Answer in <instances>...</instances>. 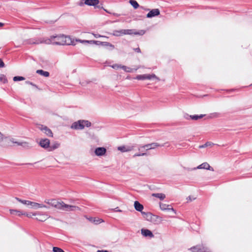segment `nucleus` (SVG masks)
<instances>
[{
    "label": "nucleus",
    "mask_w": 252,
    "mask_h": 252,
    "mask_svg": "<svg viewBox=\"0 0 252 252\" xmlns=\"http://www.w3.org/2000/svg\"><path fill=\"white\" fill-rule=\"evenodd\" d=\"M10 213L12 215H15L18 216L23 215V212L17 210H10Z\"/></svg>",
    "instance_id": "a878e982"
},
{
    "label": "nucleus",
    "mask_w": 252,
    "mask_h": 252,
    "mask_svg": "<svg viewBox=\"0 0 252 252\" xmlns=\"http://www.w3.org/2000/svg\"><path fill=\"white\" fill-rule=\"evenodd\" d=\"M145 9V10H146V11H148V10H149V9Z\"/></svg>",
    "instance_id": "13d9d810"
},
{
    "label": "nucleus",
    "mask_w": 252,
    "mask_h": 252,
    "mask_svg": "<svg viewBox=\"0 0 252 252\" xmlns=\"http://www.w3.org/2000/svg\"><path fill=\"white\" fill-rule=\"evenodd\" d=\"M145 31L143 30L136 32L134 29H122L120 30H114L112 34L115 36H121L126 34L143 35L145 33Z\"/></svg>",
    "instance_id": "f03ea898"
},
{
    "label": "nucleus",
    "mask_w": 252,
    "mask_h": 252,
    "mask_svg": "<svg viewBox=\"0 0 252 252\" xmlns=\"http://www.w3.org/2000/svg\"><path fill=\"white\" fill-rule=\"evenodd\" d=\"M36 73L38 74H40V75L45 76V77H49L50 75V73L49 72L44 71L42 69L37 70Z\"/></svg>",
    "instance_id": "b1692460"
},
{
    "label": "nucleus",
    "mask_w": 252,
    "mask_h": 252,
    "mask_svg": "<svg viewBox=\"0 0 252 252\" xmlns=\"http://www.w3.org/2000/svg\"><path fill=\"white\" fill-rule=\"evenodd\" d=\"M152 196L156 197L157 198H159L160 200H163L165 198V195L163 193H153Z\"/></svg>",
    "instance_id": "cd10ccee"
},
{
    "label": "nucleus",
    "mask_w": 252,
    "mask_h": 252,
    "mask_svg": "<svg viewBox=\"0 0 252 252\" xmlns=\"http://www.w3.org/2000/svg\"><path fill=\"white\" fill-rule=\"evenodd\" d=\"M252 84L250 85V86H252Z\"/></svg>",
    "instance_id": "680f3d73"
},
{
    "label": "nucleus",
    "mask_w": 252,
    "mask_h": 252,
    "mask_svg": "<svg viewBox=\"0 0 252 252\" xmlns=\"http://www.w3.org/2000/svg\"><path fill=\"white\" fill-rule=\"evenodd\" d=\"M20 146L26 149H29L32 147L30 144L26 142H23L22 143H20Z\"/></svg>",
    "instance_id": "c756f323"
},
{
    "label": "nucleus",
    "mask_w": 252,
    "mask_h": 252,
    "mask_svg": "<svg viewBox=\"0 0 252 252\" xmlns=\"http://www.w3.org/2000/svg\"><path fill=\"white\" fill-rule=\"evenodd\" d=\"M5 66V64L1 59L0 58V68L4 67Z\"/></svg>",
    "instance_id": "c03bdc74"
},
{
    "label": "nucleus",
    "mask_w": 252,
    "mask_h": 252,
    "mask_svg": "<svg viewBox=\"0 0 252 252\" xmlns=\"http://www.w3.org/2000/svg\"><path fill=\"white\" fill-rule=\"evenodd\" d=\"M135 147V146H123L118 147V150L121 151L122 152H129V151L133 150Z\"/></svg>",
    "instance_id": "f3484780"
},
{
    "label": "nucleus",
    "mask_w": 252,
    "mask_h": 252,
    "mask_svg": "<svg viewBox=\"0 0 252 252\" xmlns=\"http://www.w3.org/2000/svg\"><path fill=\"white\" fill-rule=\"evenodd\" d=\"M205 115L201 114L200 115H189L186 114L185 116V118L187 120L189 119V118L193 120H197L199 119L202 118Z\"/></svg>",
    "instance_id": "aec40b11"
},
{
    "label": "nucleus",
    "mask_w": 252,
    "mask_h": 252,
    "mask_svg": "<svg viewBox=\"0 0 252 252\" xmlns=\"http://www.w3.org/2000/svg\"><path fill=\"white\" fill-rule=\"evenodd\" d=\"M9 146H11L10 138L4 136L0 132V146L6 147Z\"/></svg>",
    "instance_id": "39448f33"
},
{
    "label": "nucleus",
    "mask_w": 252,
    "mask_h": 252,
    "mask_svg": "<svg viewBox=\"0 0 252 252\" xmlns=\"http://www.w3.org/2000/svg\"><path fill=\"white\" fill-rule=\"evenodd\" d=\"M106 152V148L104 147H98L95 149L94 153L97 156L104 155Z\"/></svg>",
    "instance_id": "2eb2a0df"
},
{
    "label": "nucleus",
    "mask_w": 252,
    "mask_h": 252,
    "mask_svg": "<svg viewBox=\"0 0 252 252\" xmlns=\"http://www.w3.org/2000/svg\"><path fill=\"white\" fill-rule=\"evenodd\" d=\"M160 14V11L158 9H153L147 14V18H150L157 16H158Z\"/></svg>",
    "instance_id": "ddd939ff"
},
{
    "label": "nucleus",
    "mask_w": 252,
    "mask_h": 252,
    "mask_svg": "<svg viewBox=\"0 0 252 252\" xmlns=\"http://www.w3.org/2000/svg\"><path fill=\"white\" fill-rule=\"evenodd\" d=\"M64 45H75V43L74 40L72 39L69 36H66L64 35Z\"/></svg>",
    "instance_id": "dca6fc26"
},
{
    "label": "nucleus",
    "mask_w": 252,
    "mask_h": 252,
    "mask_svg": "<svg viewBox=\"0 0 252 252\" xmlns=\"http://www.w3.org/2000/svg\"><path fill=\"white\" fill-rule=\"evenodd\" d=\"M133 50L137 53H141V50L139 47L134 48Z\"/></svg>",
    "instance_id": "09e8293b"
},
{
    "label": "nucleus",
    "mask_w": 252,
    "mask_h": 252,
    "mask_svg": "<svg viewBox=\"0 0 252 252\" xmlns=\"http://www.w3.org/2000/svg\"><path fill=\"white\" fill-rule=\"evenodd\" d=\"M101 44V45L109 48L110 50H112L115 48V46L114 45L112 44L111 43L108 42H99Z\"/></svg>",
    "instance_id": "5701e85b"
},
{
    "label": "nucleus",
    "mask_w": 252,
    "mask_h": 252,
    "mask_svg": "<svg viewBox=\"0 0 252 252\" xmlns=\"http://www.w3.org/2000/svg\"><path fill=\"white\" fill-rule=\"evenodd\" d=\"M99 42H102V41H95V40H92V43H94L96 45H100L101 44H100Z\"/></svg>",
    "instance_id": "de8ad7c7"
},
{
    "label": "nucleus",
    "mask_w": 252,
    "mask_h": 252,
    "mask_svg": "<svg viewBox=\"0 0 252 252\" xmlns=\"http://www.w3.org/2000/svg\"><path fill=\"white\" fill-rule=\"evenodd\" d=\"M195 199V198H191V197L190 196H188L187 198V199L188 201H191L194 200Z\"/></svg>",
    "instance_id": "8fccbe9b"
},
{
    "label": "nucleus",
    "mask_w": 252,
    "mask_h": 252,
    "mask_svg": "<svg viewBox=\"0 0 252 252\" xmlns=\"http://www.w3.org/2000/svg\"><path fill=\"white\" fill-rule=\"evenodd\" d=\"M10 140H11V143H16L18 145H20V143H22V142H19L14 141V139L13 138H10Z\"/></svg>",
    "instance_id": "37998d69"
},
{
    "label": "nucleus",
    "mask_w": 252,
    "mask_h": 252,
    "mask_svg": "<svg viewBox=\"0 0 252 252\" xmlns=\"http://www.w3.org/2000/svg\"><path fill=\"white\" fill-rule=\"evenodd\" d=\"M138 151L139 152L138 153L135 154L133 156V157H140V156H144L147 155V154L145 152V151H146L145 149H142V150H138Z\"/></svg>",
    "instance_id": "393cba45"
},
{
    "label": "nucleus",
    "mask_w": 252,
    "mask_h": 252,
    "mask_svg": "<svg viewBox=\"0 0 252 252\" xmlns=\"http://www.w3.org/2000/svg\"><path fill=\"white\" fill-rule=\"evenodd\" d=\"M0 81L3 82V83L7 82V79L6 76L4 74H0Z\"/></svg>",
    "instance_id": "f704fd0d"
},
{
    "label": "nucleus",
    "mask_w": 252,
    "mask_h": 252,
    "mask_svg": "<svg viewBox=\"0 0 252 252\" xmlns=\"http://www.w3.org/2000/svg\"><path fill=\"white\" fill-rule=\"evenodd\" d=\"M85 0H81L78 3V5L81 6H83L84 4H85V3H84Z\"/></svg>",
    "instance_id": "49530a36"
},
{
    "label": "nucleus",
    "mask_w": 252,
    "mask_h": 252,
    "mask_svg": "<svg viewBox=\"0 0 252 252\" xmlns=\"http://www.w3.org/2000/svg\"><path fill=\"white\" fill-rule=\"evenodd\" d=\"M13 80L15 82L25 80V78L23 76H16L13 77Z\"/></svg>",
    "instance_id": "2f4dec72"
},
{
    "label": "nucleus",
    "mask_w": 252,
    "mask_h": 252,
    "mask_svg": "<svg viewBox=\"0 0 252 252\" xmlns=\"http://www.w3.org/2000/svg\"><path fill=\"white\" fill-rule=\"evenodd\" d=\"M76 41H78L82 43H92V40H81V39H76Z\"/></svg>",
    "instance_id": "58836bf2"
},
{
    "label": "nucleus",
    "mask_w": 252,
    "mask_h": 252,
    "mask_svg": "<svg viewBox=\"0 0 252 252\" xmlns=\"http://www.w3.org/2000/svg\"><path fill=\"white\" fill-rule=\"evenodd\" d=\"M140 7H141V8H142V9H144V8H143V7L142 6H141Z\"/></svg>",
    "instance_id": "052dcab7"
},
{
    "label": "nucleus",
    "mask_w": 252,
    "mask_h": 252,
    "mask_svg": "<svg viewBox=\"0 0 252 252\" xmlns=\"http://www.w3.org/2000/svg\"><path fill=\"white\" fill-rule=\"evenodd\" d=\"M83 120H79L74 122L71 126V128L74 129H83L84 128Z\"/></svg>",
    "instance_id": "6e6552de"
},
{
    "label": "nucleus",
    "mask_w": 252,
    "mask_h": 252,
    "mask_svg": "<svg viewBox=\"0 0 252 252\" xmlns=\"http://www.w3.org/2000/svg\"><path fill=\"white\" fill-rule=\"evenodd\" d=\"M221 116V114L218 112H215L210 114L209 117L211 118H216Z\"/></svg>",
    "instance_id": "473e14b6"
},
{
    "label": "nucleus",
    "mask_w": 252,
    "mask_h": 252,
    "mask_svg": "<svg viewBox=\"0 0 252 252\" xmlns=\"http://www.w3.org/2000/svg\"><path fill=\"white\" fill-rule=\"evenodd\" d=\"M16 199L21 203L27 205H30L31 201L29 200H22L21 199H19V198H16Z\"/></svg>",
    "instance_id": "72a5a7b5"
},
{
    "label": "nucleus",
    "mask_w": 252,
    "mask_h": 252,
    "mask_svg": "<svg viewBox=\"0 0 252 252\" xmlns=\"http://www.w3.org/2000/svg\"><path fill=\"white\" fill-rule=\"evenodd\" d=\"M153 78H156L157 80H159V79L158 77H157L154 74L138 75L135 77V79L137 80H151Z\"/></svg>",
    "instance_id": "423d86ee"
},
{
    "label": "nucleus",
    "mask_w": 252,
    "mask_h": 252,
    "mask_svg": "<svg viewBox=\"0 0 252 252\" xmlns=\"http://www.w3.org/2000/svg\"><path fill=\"white\" fill-rule=\"evenodd\" d=\"M26 164H30V165H32V163H26Z\"/></svg>",
    "instance_id": "bf43d9fd"
},
{
    "label": "nucleus",
    "mask_w": 252,
    "mask_h": 252,
    "mask_svg": "<svg viewBox=\"0 0 252 252\" xmlns=\"http://www.w3.org/2000/svg\"><path fill=\"white\" fill-rule=\"evenodd\" d=\"M129 3L134 9H137L139 7V5L135 0H130Z\"/></svg>",
    "instance_id": "c85d7f7f"
},
{
    "label": "nucleus",
    "mask_w": 252,
    "mask_h": 252,
    "mask_svg": "<svg viewBox=\"0 0 252 252\" xmlns=\"http://www.w3.org/2000/svg\"><path fill=\"white\" fill-rule=\"evenodd\" d=\"M38 128L42 131L47 136L51 137L53 136L52 130L47 126L43 125H39Z\"/></svg>",
    "instance_id": "0eeeda50"
},
{
    "label": "nucleus",
    "mask_w": 252,
    "mask_h": 252,
    "mask_svg": "<svg viewBox=\"0 0 252 252\" xmlns=\"http://www.w3.org/2000/svg\"><path fill=\"white\" fill-rule=\"evenodd\" d=\"M143 217L146 218L147 220H152L154 218H158L156 215H154L150 212H143L141 213Z\"/></svg>",
    "instance_id": "a211bd4d"
},
{
    "label": "nucleus",
    "mask_w": 252,
    "mask_h": 252,
    "mask_svg": "<svg viewBox=\"0 0 252 252\" xmlns=\"http://www.w3.org/2000/svg\"><path fill=\"white\" fill-rule=\"evenodd\" d=\"M96 252H109L107 250H98Z\"/></svg>",
    "instance_id": "603ef678"
},
{
    "label": "nucleus",
    "mask_w": 252,
    "mask_h": 252,
    "mask_svg": "<svg viewBox=\"0 0 252 252\" xmlns=\"http://www.w3.org/2000/svg\"><path fill=\"white\" fill-rule=\"evenodd\" d=\"M30 205L32 206V208H34V209H37V205L38 203H36L34 202H32L31 201Z\"/></svg>",
    "instance_id": "4c0bfd02"
},
{
    "label": "nucleus",
    "mask_w": 252,
    "mask_h": 252,
    "mask_svg": "<svg viewBox=\"0 0 252 252\" xmlns=\"http://www.w3.org/2000/svg\"><path fill=\"white\" fill-rule=\"evenodd\" d=\"M197 168L198 169H205L211 171H214L213 167H211L207 162H204L201 164L199 165Z\"/></svg>",
    "instance_id": "412c9836"
},
{
    "label": "nucleus",
    "mask_w": 252,
    "mask_h": 252,
    "mask_svg": "<svg viewBox=\"0 0 252 252\" xmlns=\"http://www.w3.org/2000/svg\"><path fill=\"white\" fill-rule=\"evenodd\" d=\"M94 36L96 38H97V37H101V36L99 34H94Z\"/></svg>",
    "instance_id": "864d4df0"
},
{
    "label": "nucleus",
    "mask_w": 252,
    "mask_h": 252,
    "mask_svg": "<svg viewBox=\"0 0 252 252\" xmlns=\"http://www.w3.org/2000/svg\"><path fill=\"white\" fill-rule=\"evenodd\" d=\"M112 67L114 68H115L116 67H117L118 68L120 67V65H118V64H115V65H113Z\"/></svg>",
    "instance_id": "5fc2aeb1"
},
{
    "label": "nucleus",
    "mask_w": 252,
    "mask_h": 252,
    "mask_svg": "<svg viewBox=\"0 0 252 252\" xmlns=\"http://www.w3.org/2000/svg\"><path fill=\"white\" fill-rule=\"evenodd\" d=\"M134 207L135 209L138 211L140 212L141 213L142 212V210L144 208V207L143 205L140 204L138 201H135L134 203Z\"/></svg>",
    "instance_id": "4be33fe9"
},
{
    "label": "nucleus",
    "mask_w": 252,
    "mask_h": 252,
    "mask_svg": "<svg viewBox=\"0 0 252 252\" xmlns=\"http://www.w3.org/2000/svg\"><path fill=\"white\" fill-rule=\"evenodd\" d=\"M84 3H85L86 5L94 6L98 9L102 8L100 5H98L99 3V0H85Z\"/></svg>",
    "instance_id": "1a4fd4ad"
},
{
    "label": "nucleus",
    "mask_w": 252,
    "mask_h": 252,
    "mask_svg": "<svg viewBox=\"0 0 252 252\" xmlns=\"http://www.w3.org/2000/svg\"><path fill=\"white\" fill-rule=\"evenodd\" d=\"M120 68H122L124 71H125L126 72H131L132 71V69L130 67L121 65H120Z\"/></svg>",
    "instance_id": "7c9ffc66"
},
{
    "label": "nucleus",
    "mask_w": 252,
    "mask_h": 252,
    "mask_svg": "<svg viewBox=\"0 0 252 252\" xmlns=\"http://www.w3.org/2000/svg\"><path fill=\"white\" fill-rule=\"evenodd\" d=\"M164 146V144L160 145L158 143L154 142L144 145H139L138 146V150L145 149L146 151H148L149 150L154 149L158 147H163Z\"/></svg>",
    "instance_id": "7ed1b4c3"
},
{
    "label": "nucleus",
    "mask_w": 252,
    "mask_h": 252,
    "mask_svg": "<svg viewBox=\"0 0 252 252\" xmlns=\"http://www.w3.org/2000/svg\"><path fill=\"white\" fill-rule=\"evenodd\" d=\"M113 210L115 212H122V210L119 209L118 207H116V208L114 209Z\"/></svg>",
    "instance_id": "3c124183"
},
{
    "label": "nucleus",
    "mask_w": 252,
    "mask_h": 252,
    "mask_svg": "<svg viewBox=\"0 0 252 252\" xmlns=\"http://www.w3.org/2000/svg\"><path fill=\"white\" fill-rule=\"evenodd\" d=\"M50 144V141L47 138L41 139L39 142V145L42 148L47 150L48 151L49 148Z\"/></svg>",
    "instance_id": "9d476101"
},
{
    "label": "nucleus",
    "mask_w": 252,
    "mask_h": 252,
    "mask_svg": "<svg viewBox=\"0 0 252 252\" xmlns=\"http://www.w3.org/2000/svg\"><path fill=\"white\" fill-rule=\"evenodd\" d=\"M83 120V123L84 124V126H86L88 127H90L91 126V123L88 120Z\"/></svg>",
    "instance_id": "c9c22d12"
},
{
    "label": "nucleus",
    "mask_w": 252,
    "mask_h": 252,
    "mask_svg": "<svg viewBox=\"0 0 252 252\" xmlns=\"http://www.w3.org/2000/svg\"><path fill=\"white\" fill-rule=\"evenodd\" d=\"M76 210H80V209L79 207L74 206V205H70L64 203V211H75Z\"/></svg>",
    "instance_id": "f8f14e48"
},
{
    "label": "nucleus",
    "mask_w": 252,
    "mask_h": 252,
    "mask_svg": "<svg viewBox=\"0 0 252 252\" xmlns=\"http://www.w3.org/2000/svg\"><path fill=\"white\" fill-rule=\"evenodd\" d=\"M207 250V247L203 244L198 245L190 248V250L193 252H202L203 251Z\"/></svg>",
    "instance_id": "9b49d317"
},
{
    "label": "nucleus",
    "mask_w": 252,
    "mask_h": 252,
    "mask_svg": "<svg viewBox=\"0 0 252 252\" xmlns=\"http://www.w3.org/2000/svg\"><path fill=\"white\" fill-rule=\"evenodd\" d=\"M53 251L54 252H63V250L56 247H54L53 248Z\"/></svg>",
    "instance_id": "e433bc0d"
},
{
    "label": "nucleus",
    "mask_w": 252,
    "mask_h": 252,
    "mask_svg": "<svg viewBox=\"0 0 252 252\" xmlns=\"http://www.w3.org/2000/svg\"><path fill=\"white\" fill-rule=\"evenodd\" d=\"M60 146V144L58 143H55L52 145H50L49 148L48 149V151H52L55 150V149L58 148Z\"/></svg>",
    "instance_id": "bb28decb"
},
{
    "label": "nucleus",
    "mask_w": 252,
    "mask_h": 252,
    "mask_svg": "<svg viewBox=\"0 0 252 252\" xmlns=\"http://www.w3.org/2000/svg\"><path fill=\"white\" fill-rule=\"evenodd\" d=\"M211 145V143L210 142H207L205 144L199 146V148H203L206 147H207L208 146H210Z\"/></svg>",
    "instance_id": "a19ab883"
},
{
    "label": "nucleus",
    "mask_w": 252,
    "mask_h": 252,
    "mask_svg": "<svg viewBox=\"0 0 252 252\" xmlns=\"http://www.w3.org/2000/svg\"><path fill=\"white\" fill-rule=\"evenodd\" d=\"M141 234L145 237H149L151 238L154 237V234H153L152 231L147 229H142Z\"/></svg>",
    "instance_id": "6ab92c4d"
},
{
    "label": "nucleus",
    "mask_w": 252,
    "mask_h": 252,
    "mask_svg": "<svg viewBox=\"0 0 252 252\" xmlns=\"http://www.w3.org/2000/svg\"><path fill=\"white\" fill-rule=\"evenodd\" d=\"M160 208L162 211L168 210L172 211L174 214H176L175 210L171 207V205H167L164 203H160L159 204Z\"/></svg>",
    "instance_id": "4468645a"
},
{
    "label": "nucleus",
    "mask_w": 252,
    "mask_h": 252,
    "mask_svg": "<svg viewBox=\"0 0 252 252\" xmlns=\"http://www.w3.org/2000/svg\"><path fill=\"white\" fill-rule=\"evenodd\" d=\"M4 25V24L0 22V28L2 27Z\"/></svg>",
    "instance_id": "4d7b16f0"
},
{
    "label": "nucleus",
    "mask_w": 252,
    "mask_h": 252,
    "mask_svg": "<svg viewBox=\"0 0 252 252\" xmlns=\"http://www.w3.org/2000/svg\"><path fill=\"white\" fill-rule=\"evenodd\" d=\"M202 252H210L208 248L207 247V250L203 251Z\"/></svg>",
    "instance_id": "6e6d98bb"
},
{
    "label": "nucleus",
    "mask_w": 252,
    "mask_h": 252,
    "mask_svg": "<svg viewBox=\"0 0 252 252\" xmlns=\"http://www.w3.org/2000/svg\"><path fill=\"white\" fill-rule=\"evenodd\" d=\"M45 202L49 205V207L51 206L57 209H62L63 207V202H60L55 199H46Z\"/></svg>",
    "instance_id": "20e7f679"
},
{
    "label": "nucleus",
    "mask_w": 252,
    "mask_h": 252,
    "mask_svg": "<svg viewBox=\"0 0 252 252\" xmlns=\"http://www.w3.org/2000/svg\"><path fill=\"white\" fill-rule=\"evenodd\" d=\"M37 208H42V207H45V208H49V207H47V206L43 204H39L38 203Z\"/></svg>",
    "instance_id": "a18cd8bd"
},
{
    "label": "nucleus",
    "mask_w": 252,
    "mask_h": 252,
    "mask_svg": "<svg viewBox=\"0 0 252 252\" xmlns=\"http://www.w3.org/2000/svg\"><path fill=\"white\" fill-rule=\"evenodd\" d=\"M25 83L27 84H28V85H32V86L35 87L36 88H38V87L35 84H33L32 82H30L29 81H26L25 82Z\"/></svg>",
    "instance_id": "79ce46f5"
},
{
    "label": "nucleus",
    "mask_w": 252,
    "mask_h": 252,
    "mask_svg": "<svg viewBox=\"0 0 252 252\" xmlns=\"http://www.w3.org/2000/svg\"><path fill=\"white\" fill-rule=\"evenodd\" d=\"M63 37V34H60L58 35H52L51 36L50 39H46L45 40H42L39 41H35V42H32L31 40L29 41L30 44H38L39 43H44L47 44H52L53 45H63V40L59 41L60 38Z\"/></svg>",
    "instance_id": "f257e3e1"
},
{
    "label": "nucleus",
    "mask_w": 252,
    "mask_h": 252,
    "mask_svg": "<svg viewBox=\"0 0 252 252\" xmlns=\"http://www.w3.org/2000/svg\"><path fill=\"white\" fill-rule=\"evenodd\" d=\"M23 215H25L27 216L28 218H32V216H35V214H32V213H27L26 212L23 213Z\"/></svg>",
    "instance_id": "ea45409f"
}]
</instances>
